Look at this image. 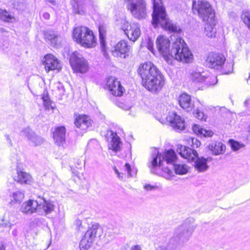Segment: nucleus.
I'll list each match as a JSON object with an SVG mask.
<instances>
[{
    "label": "nucleus",
    "mask_w": 250,
    "mask_h": 250,
    "mask_svg": "<svg viewBox=\"0 0 250 250\" xmlns=\"http://www.w3.org/2000/svg\"><path fill=\"white\" fill-rule=\"evenodd\" d=\"M157 48L165 60L171 64L174 58L182 62L189 63L193 60V55L184 40L177 38L170 49V40L166 36H159L156 42Z\"/></svg>",
    "instance_id": "obj_1"
},
{
    "label": "nucleus",
    "mask_w": 250,
    "mask_h": 250,
    "mask_svg": "<svg viewBox=\"0 0 250 250\" xmlns=\"http://www.w3.org/2000/svg\"><path fill=\"white\" fill-rule=\"evenodd\" d=\"M138 72L143 85L153 92L160 91L164 85L165 79L158 69L151 62L141 64Z\"/></svg>",
    "instance_id": "obj_2"
},
{
    "label": "nucleus",
    "mask_w": 250,
    "mask_h": 250,
    "mask_svg": "<svg viewBox=\"0 0 250 250\" xmlns=\"http://www.w3.org/2000/svg\"><path fill=\"white\" fill-rule=\"evenodd\" d=\"M153 4L152 24L153 26L156 27L160 25L163 28L170 32L179 31V28L167 17L162 0H153Z\"/></svg>",
    "instance_id": "obj_3"
},
{
    "label": "nucleus",
    "mask_w": 250,
    "mask_h": 250,
    "mask_svg": "<svg viewBox=\"0 0 250 250\" xmlns=\"http://www.w3.org/2000/svg\"><path fill=\"white\" fill-rule=\"evenodd\" d=\"M195 226L190 221H186L176 229L174 237L170 240L168 248L172 250H179L181 246L188 241L191 236ZM156 250H169L165 246H160Z\"/></svg>",
    "instance_id": "obj_4"
},
{
    "label": "nucleus",
    "mask_w": 250,
    "mask_h": 250,
    "mask_svg": "<svg viewBox=\"0 0 250 250\" xmlns=\"http://www.w3.org/2000/svg\"><path fill=\"white\" fill-rule=\"evenodd\" d=\"M225 56L221 53L211 52L208 54L207 60V65L210 68L220 71L222 74H228L233 70L232 62H226Z\"/></svg>",
    "instance_id": "obj_5"
},
{
    "label": "nucleus",
    "mask_w": 250,
    "mask_h": 250,
    "mask_svg": "<svg viewBox=\"0 0 250 250\" xmlns=\"http://www.w3.org/2000/svg\"><path fill=\"white\" fill-rule=\"evenodd\" d=\"M74 40L84 48H92L96 44L93 31L85 26H78L73 31Z\"/></svg>",
    "instance_id": "obj_6"
},
{
    "label": "nucleus",
    "mask_w": 250,
    "mask_h": 250,
    "mask_svg": "<svg viewBox=\"0 0 250 250\" xmlns=\"http://www.w3.org/2000/svg\"><path fill=\"white\" fill-rule=\"evenodd\" d=\"M193 12L196 11L199 17L204 21L215 18V12L209 3L205 0L193 1L192 3Z\"/></svg>",
    "instance_id": "obj_7"
},
{
    "label": "nucleus",
    "mask_w": 250,
    "mask_h": 250,
    "mask_svg": "<svg viewBox=\"0 0 250 250\" xmlns=\"http://www.w3.org/2000/svg\"><path fill=\"white\" fill-rule=\"evenodd\" d=\"M69 62L72 68L76 73L84 74L89 70L88 61L78 51H75L71 55Z\"/></svg>",
    "instance_id": "obj_8"
},
{
    "label": "nucleus",
    "mask_w": 250,
    "mask_h": 250,
    "mask_svg": "<svg viewBox=\"0 0 250 250\" xmlns=\"http://www.w3.org/2000/svg\"><path fill=\"white\" fill-rule=\"evenodd\" d=\"M127 9L132 15L138 19L146 18V3L144 0H125Z\"/></svg>",
    "instance_id": "obj_9"
},
{
    "label": "nucleus",
    "mask_w": 250,
    "mask_h": 250,
    "mask_svg": "<svg viewBox=\"0 0 250 250\" xmlns=\"http://www.w3.org/2000/svg\"><path fill=\"white\" fill-rule=\"evenodd\" d=\"M122 29L128 38L133 42L139 38L141 34L140 26L137 23H129L124 21L122 23Z\"/></svg>",
    "instance_id": "obj_10"
},
{
    "label": "nucleus",
    "mask_w": 250,
    "mask_h": 250,
    "mask_svg": "<svg viewBox=\"0 0 250 250\" xmlns=\"http://www.w3.org/2000/svg\"><path fill=\"white\" fill-rule=\"evenodd\" d=\"M106 87L111 94L117 97L122 96L125 91V89L120 82L113 77L107 78Z\"/></svg>",
    "instance_id": "obj_11"
},
{
    "label": "nucleus",
    "mask_w": 250,
    "mask_h": 250,
    "mask_svg": "<svg viewBox=\"0 0 250 250\" xmlns=\"http://www.w3.org/2000/svg\"><path fill=\"white\" fill-rule=\"evenodd\" d=\"M130 49V46L128 44L127 42L122 40L114 47L112 53L115 57L125 58L126 56L129 55Z\"/></svg>",
    "instance_id": "obj_12"
},
{
    "label": "nucleus",
    "mask_w": 250,
    "mask_h": 250,
    "mask_svg": "<svg viewBox=\"0 0 250 250\" xmlns=\"http://www.w3.org/2000/svg\"><path fill=\"white\" fill-rule=\"evenodd\" d=\"M167 120L176 131L183 130L185 129L184 121L175 112L169 113L167 117Z\"/></svg>",
    "instance_id": "obj_13"
},
{
    "label": "nucleus",
    "mask_w": 250,
    "mask_h": 250,
    "mask_svg": "<svg viewBox=\"0 0 250 250\" xmlns=\"http://www.w3.org/2000/svg\"><path fill=\"white\" fill-rule=\"evenodd\" d=\"M44 67L47 72L54 70L59 71L62 69L60 62L54 55L51 54H47L44 56Z\"/></svg>",
    "instance_id": "obj_14"
},
{
    "label": "nucleus",
    "mask_w": 250,
    "mask_h": 250,
    "mask_svg": "<svg viewBox=\"0 0 250 250\" xmlns=\"http://www.w3.org/2000/svg\"><path fill=\"white\" fill-rule=\"evenodd\" d=\"M177 152L184 158L189 162L193 161L198 157L196 151L182 145H178L177 147Z\"/></svg>",
    "instance_id": "obj_15"
},
{
    "label": "nucleus",
    "mask_w": 250,
    "mask_h": 250,
    "mask_svg": "<svg viewBox=\"0 0 250 250\" xmlns=\"http://www.w3.org/2000/svg\"><path fill=\"white\" fill-rule=\"evenodd\" d=\"M21 133L22 135L27 137L30 145L32 146H40L43 142V139L42 137L36 135L29 128L24 129Z\"/></svg>",
    "instance_id": "obj_16"
},
{
    "label": "nucleus",
    "mask_w": 250,
    "mask_h": 250,
    "mask_svg": "<svg viewBox=\"0 0 250 250\" xmlns=\"http://www.w3.org/2000/svg\"><path fill=\"white\" fill-rule=\"evenodd\" d=\"M55 205L53 201L43 199L42 204H40L38 215L46 216L51 213L55 209Z\"/></svg>",
    "instance_id": "obj_17"
},
{
    "label": "nucleus",
    "mask_w": 250,
    "mask_h": 250,
    "mask_svg": "<svg viewBox=\"0 0 250 250\" xmlns=\"http://www.w3.org/2000/svg\"><path fill=\"white\" fill-rule=\"evenodd\" d=\"M40 208V204L37 201L30 200L22 205L21 210L23 212L27 214L36 213L38 214V210Z\"/></svg>",
    "instance_id": "obj_18"
},
{
    "label": "nucleus",
    "mask_w": 250,
    "mask_h": 250,
    "mask_svg": "<svg viewBox=\"0 0 250 250\" xmlns=\"http://www.w3.org/2000/svg\"><path fill=\"white\" fill-rule=\"evenodd\" d=\"M180 106L187 111H191L194 108V105L190 96L183 93L179 97Z\"/></svg>",
    "instance_id": "obj_19"
},
{
    "label": "nucleus",
    "mask_w": 250,
    "mask_h": 250,
    "mask_svg": "<svg viewBox=\"0 0 250 250\" xmlns=\"http://www.w3.org/2000/svg\"><path fill=\"white\" fill-rule=\"evenodd\" d=\"M16 181L15 176H11L8 178L7 182V186L8 192H9L10 201L9 205L11 206L16 203Z\"/></svg>",
    "instance_id": "obj_20"
},
{
    "label": "nucleus",
    "mask_w": 250,
    "mask_h": 250,
    "mask_svg": "<svg viewBox=\"0 0 250 250\" xmlns=\"http://www.w3.org/2000/svg\"><path fill=\"white\" fill-rule=\"evenodd\" d=\"M206 24L205 25L204 35L208 38H212L215 37L216 29L215 25L216 21L215 18L213 19H209L205 21Z\"/></svg>",
    "instance_id": "obj_21"
},
{
    "label": "nucleus",
    "mask_w": 250,
    "mask_h": 250,
    "mask_svg": "<svg viewBox=\"0 0 250 250\" xmlns=\"http://www.w3.org/2000/svg\"><path fill=\"white\" fill-rule=\"evenodd\" d=\"M65 128L64 126H60L56 128L53 134L55 143L58 146H63L65 141Z\"/></svg>",
    "instance_id": "obj_22"
},
{
    "label": "nucleus",
    "mask_w": 250,
    "mask_h": 250,
    "mask_svg": "<svg viewBox=\"0 0 250 250\" xmlns=\"http://www.w3.org/2000/svg\"><path fill=\"white\" fill-rule=\"evenodd\" d=\"M92 121L86 115H80L76 118L75 124L76 126L82 130H85L91 125Z\"/></svg>",
    "instance_id": "obj_23"
},
{
    "label": "nucleus",
    "mask_w": 250,
    "mask_h": 250,
    "mask_svg": "<svg viewBox=\"0 0 250 250\" xmlns=\"http://www.w3.org/2000/svg\"><path fill=\"white\" fill-rule=\"evenodd\" d=\"M208 148L211 151L212 154L218 155L224 153L226 146L221 142L215 141L210 143L208 145Z\"/></svg>",
    "instance_id": "obj_24"
},
{
    "label": "nucleus",
    "mask_w": 250,
    "mask_h": 250,
    "mask_svg": "<svg viewBox=\"0 0 250 250\" xmlns=\"http://www.w3.org/2000/svg\"><path fill=\"white\" fill-rule=\"evenodd\" d=\"M111 140L108 145V148L111 149L115 152L120 150L122 145V142L120 141V138L117 136L116 133L113 132H110Z\"/></svg>",
    "instance_id": "obj_25"
},
{
    "label": "nucleus",
    "mask_w": 250,
    "mask_h": 250,
    "mask_svg": "<svg viewBox=\"0 0 250 250\" xmlns=\"http://www.w3.org/2000/svg\"><path fill=\"white\" fill-rule=\"evenodd\" d=\"M103 230L101 226L98 223H94L89 227L88 229L85 232L86 236L93 238L95 240V238L97 236H100Z\"/></svg>",
    "instance_id": "obj_26"
},
{
    "label": "nucleus",
    "mask_w": 250,
    "mask_h": 250,
    "mask_svg": "<svg viewBox=\"0 0 250 250\" xmlns=\"http://www.w3.org/2000/svg\"><path fill=\"white\" fill-rule=\"evenodd\" d=\"M196 159L194 167L199 172L206 171L208 168V166L207 165V161H210L211 160V158H210L205 159L203 157H197Z\"/></svg>",
    "instance_id": "obj_27"
},
{
    "label": "nucleus",
    "mask_w": 250,
    "mask_h": 250,
    "mask_svg": "<svg viewBox=\"0 0 250 250\" xmlns=\"http://www.w3.org/2000/svg\"><path fill=\"white\" fill-rule=\"evenodd\" d=\"M46 39L50 41L51 43L56 46H59L63 41V38L57 35L54 31H47L45 34Z\"/></svg>",
    "instance_id": "obj_28"
},
{
    "label": "nucleus",
    "mask_w": 250,
    "mask_h": 250,
    "mask_svg": "<svg viewBox=\"0 0 250 250\" xmlns=\"http://www.w3.org/2000/svg\"><path fill=\"white\" fill-rule=\"evenodd\" d=\"M163 163L161 154L159 153L157 149H154L153 152L152 160L150 165L151 170L152 171L153 168L162 166Z\"/></svg>",
    "instance_id": "obj_29"
},
{
    "label": "nucleus",
    "mask_w": 250,
    "mask_h": 250,
    "mask_svg": "<svg viewBox=\"0 0 250 250\" xmlns=\"http://www.w3.org/2000/svg\"><path fill=\"white\" fill-rule=\"evenodd\" d=\"M161 157L163 161H166L167 164H172L175 162L177 159L176 155L173 150H169L164 152L161 154Z\"/></svg>",
    "instance_id": "obj_30"
},
{
    "label": "nucleus",
    "mask_w": 250,
    "mask_h": 250,
    "mask_svg": "<svg viewBox=\"0 0 250 250\" xmlns=\"http://www.w3.org/2000/svg\"><path fill=\"white\" fill-rule=\"evenodd\" d=\"M94 240L92 238L86 236L85 233L79 244V247L81 250H88L90 248L93 244Z\"/></svg>",
    "instance_id": "obj_31"
},
{
    "label": "nucleus",
    "mask_w": 250,
    "mask_h": 250,
    "mask_svg": "<svg viewBox=\"0 0 250 250\" xmlns=\"http://www.w3.org/2000/svg\"><path fill=\"white\" fill-rule=\"evenodd\" d=\"M17 182L21 184H30L32 182V178L28 173L20 171L18 172Z\"/></svg>",
    "instance_id": "obj_32"
},
{
    "label": "nucleus",
    "mask_w": 250,
    "mask_h": 250,
    "mask_svg": "<svg viewBox=\"0 0 250 250\" xmlns=\"http://www.w3.org/2000/svg\"><path fill=\"white\" fill-rule=\"evenodd\" d=\"M193 132L198 135H202L205 137H211L213 133L210 130H207L197 125H194L192 126Z\"/></svg>",
    "instance_id": "obj_33"
},
{
    "label": "nucleus",
    "mask_w": 250,
    "mask_h": 250,
    "mask_svg": "<svg viewBox=\"0 0 250 250\" xmlns=\"http://www.w3.org/2000/svg\"><path fill=\"white\" fill-rule=\"evenodd\" d=\"M0 52L6 54L7 57H11L14 54V48L8 42H4L0 44Z\"/></svg>",
    "instance_id": "obj_34"
},
{
    "label": "nucleus",
    "mask_w": 250,
    "mask_h": 250,
    "mask_svg": "<svg viewBox=\"0 0 250 250\" xmlns=\"http://www.w3.org/2000/svg\"><path fill=\"white\" fill-rule=\"evenodd\" d=\"M99 38H100V42L101 44V47L102 51L103 52L104 55L106 57L107 53H106V48L105 46V31L103 27H99Z\"/></svg>",
    "instance_id": "obj_35"
},
{
    "label": "nucleus",
    "mask_w": 250,
    "mask_h": 250,
    "mask_svg": "<svg viewBox=\"0 0 250 250\" xmlns=\"http://www.w3.org/2000/svg\"><path fill=\"white\" fill-rule=\"evenodd\" d=\"M15 20L14 17L11 16L8 11L5 9L0 8V20L4 22H12Z\"/></svg>",
    "instance_id": "obj_36"
},
{
    "label": "nucleus",
    "mask_w": 250,
    "mask_h": 250,
    "mask_svg": "<svg viewBox=\"0 0 250 250\" xmlns=\"http://www.w3.org/2000/svg\"><path fill=\"white\" fill-rule=\"evenodd\" d=\"M205 76L199 72L194 71L191 74L190 79L196 83H203Z\"/></svg>",
    "instance_id": "obj_37"
},
{
    "label": "nucleus",
    "mask_w": 250,
    "mask_h": 250,
    "mask_svg": "<svg viewBox=\"0 0 250 250\" xmlns=\"http://www.w3.org/2000/svg\"><path fill=\"white\" fill-rule=\"evenodd\" d=\"M174 169L176 174L183 175L187 173L188 168L186 165H173Z\"/></svg>",
    "instance_id": "obj_38"
},
{
    "label": "nucleus",
    "mask_w": 250,
    "mask_h": 250,
    "mask_svg": "<svg viewBox=\"0 0 250 250\" xmlns=\"http://www.w3.org/2000/svg\"><path fill=\"white\" fill-rule=\"evenodd\" d=\"M217 82V77L214 75L205 76L203 83L207 86L213 85Z\"/></svg>",
    "instance_id": "obj_39"
},
{
    "label": "nucleus",
    "mask_w": 250,
    "mask_h": 250,
    "mask_svg": "<svg viewBox=\"0 0 250 250\" xmlns=\"http://www.w3.org/2000/svg\"><path fill=\"white\" fill-rule=\"evenodd\" d=\"M74 225L76 229L82 231L87 226L86 220H76Z\"/></svg>",
    "instance_id": "obj_40"
},
{
    "label": "nucleus",
    "mask_w": 250,
    "mask_h": 250,
    "mask_svg": "<svg viewBox=\"0 0 250 250\" xmlns=\"http://www.w3.org/2000/svg\"><path fill=\"white\" fill-rule=\"evenodd\" d=\"M229 143L231 148L234 151H237L244 147V145L241 144L237 141L230 140H229Z\"/></svg>",
    "instance_id": "obj_41"
},
{
    "label": "nucleus",
    "mask_w": 250,
    "mask_h": 250,
    "mask_svg": "<svg viewBox=\"0 0 250 250\" xmlns=\"http://www.w3.org/2000/svg\"><path fill=\"white\" fill-rule=\"evenodd\" d=\"M241 19L250 29V12L248 11L244 12L241 16Z\"/></svg>",
    "instance_id": "obj_42"
},
{
    "label": "nucleus",
    "mask_w": 250,
    "mask_h": 250,
    "mask_svg": "<svg viewBox=\"0 0 250 250\" xmlns=\"http://www.w3.org/2000/svg\"><path fill=\"white\" fill-rule=\"evenodd\" d=\"M144 189L146 191H152L160 189L161 188L160 184H155L154 185L146 184L144 186Z\"/></svg>",
    "instance_id": "obj_43"
},
{
    "label": "nucleus",
    "mask_w": 250,
    "mask_h": 250,
    "mask_svg": "<svg viewBox=\"0 0 250 250\" xmlns=\"http://www.w3.org/2000/svg\"><path fill=\"white\" fill-rule=\"evenodd\" d=\"M193 114L195 118L200 120L205 121L207 119V116L204 114V113L199 111L198 109H197L195 112H193Z\"/></svg>",
    "instance_id": "obj_44"
},
{
    "label": "nucleus",
    "mask_w": 250,
    "mask_h": 250,
    "mask_svg": "<svg viewBox=\"0 0 250 250\" xmlns=\"http://www.w3.org/2000/svg\"><path fill=\"white\" fill-rule=\"evenodd\" d=\"M163 172V176L167 179H169L173 176V172L169 168H164Z\"/></svg>",
    "instance_id": "obj_45"
},
{
    "label": "nucleus",
    "mask_w": 250,
    "mask_h": 250,
    "mask_svg": "<svg viewBox=\"0 0 250 250\" xmlns=\"http://www.w3.org/2000/svg\"><path fill=\"white\" fill-rule=\"evenodd\" d=\"M190 141L191 142V146L193 148H198L201 145V143L196 138H191Z\"/></svg>",
    "instance_id": "obj_46"
},
{
    "label": "nucleus",
    "mask_w": 250,
    "mask_h": 250,
    "mask_svg": "<svg viewBox=\"0 0 250 250\" xmlns=\"http://www.w3.org/2000/svg\"><path fill=\"white\" fill-rule=\"evenodd\" d=\"M47 97H43L42 99L44 102V106L48 109L52 108L53 109V107L51 105V103L50 101L47 100Z\"/></svg>",
    "instance_id": "obj_47"
},
{
    "label": "nucleus",
    "mask_w": 250,
    "mask_h": 250,
    "mask_svg": "<svg viewBox=\"0 0 250 250\" xmlns=\"http://www.w3.org/2000/svg\"><path fill=\"white\" fill-rule=\"evenodd\" d=\"M119 106L125 110H129L131 107V105L130 104H126L124 103H120Z\"/></svg>",
    "instance_id": "obj_48"
},
{
    "label": "nucleus",
    "mask_w": 250,
    "mask_h": 250,
    "mask_svg": "<svg viewBox=\"0 0 250 250\" xmlns=\"http://www.w3.org/2000/svg\"><path fill=\"white\" fill-rule=\"evenodd\" d=\"M147 47L151 52H153V43L150 40H148L147 42Z\"/></svg>",
    "instance_id": "obj_49"
},
{
    "label": "nucleus",
    "mask_w": 250,
    "mask_h": 250,
    "mask_svg": "<svg viewBox=\"0 0 250 250\" xmlns=\"http://www.w3.org/2000/svg\"><path fill=\"white\" fill-rule=\"evenodd\" d=\"M17 197L18 198V200H22L24 197V193L23 191H19L17 192Z\"/></svg>",
    "instance_id": "obj_50"
},
{
    "label": "nucleus",
    "mask_w": 250,
    "mask_h": 250,
    "mask_svg": "<svg viewBox=\"0 0 250 250\" xmlns=\"http://www.w3.org/2000/svg\"><path fill=\"white\" fill-rule=\"evenodd\" d=\"M125 169L127 171V174L128 176H132V174L131 173V167L130 166L127 164L126 163L125 165Z\"/></svg>",
    "instance_id": "obj_51"
},
{
    "label": "nucleus",
    "mask_w": 250,
    "mask_h": 250,
    "mask_svg": "<svg viewBox=\"0 0 250 250\" xmlns=\"http://www.w3.org/2000/svg\"><path fill=\"white\" fill-rule=\"evenodd\" d=\"M6 137V141L7 142V143L9 144V145L11 146H12V143L11 139L9 137V136L8 135H5Z\"/></svg>",
    "instance_id": "obj_52"
},
{
    "label": "nucleus",
    "mask_w": 250,
    "mask_h": 250,
    "mask_svg": "<svg viewBox=\"0 0 250 250\" xmlns=\"http://www.w3.org/2000/svg\"><path fill=\"white\" fill-rule=\"evenodd\" d=\"M130 250H142V249L140 246L135 245L132 247Z\"/></svg>",
    "instance_id": "obj_53"
},
{
    "label": "nucleus",
    "mask_w": 250,
    "mask_h": 250,
    "mask_svg": "<svg viewBox=\"0 0 250 250\" xmlns=\"http://www.w3.org/2000/svg\"><path fill=\"white\" fill-rule=\"evenodd\" d=\"M117 176L121 180H123L125 177V175L124 173L121 172H119Z\"/></svg>",
    "instance_id": "obj_54"
},
{
    "label": "nucleus",
    "mask_w": 250,
    "mask_h": 250,
    "mask_svg": "<svg viewBox=\"0 0 250 250\" xmlns=\"http://www.w3.org/2000/svg\"><path fill=\"white\" fill-rule=\"evenodd\" d=\"M42 16L46 20H48L50 18L49 14L48 13H47V12L44 13L43 14V15H42Z\"/></svg>",
    "instance_id": "obj_55"
},
{
    "label": "nucleus",
    "mask_w": 250,
    "mask_h": 250,
    "mask_svg": "<svg viewBox=\"0 0 250 250\" xmlns=\"http://www.w3.org/2000/svg\"><path fill=\"white\" fill-rule=\"evenodd\" d=\"M37 222H35L34 221L32 222L31 223H30V226L32 227V228H34L35 227L36 225H37Z\"/></svg>",
    "instance_id": "obj_56"
},
{
    "label": "nucleus",
    "mask_w": 250,
    "mask_h": 250,
    "mask_svg": "<svg viewBox=\"0 0 250 250\" xmlns=\"http://www.w3.org/2000/svg\"><path fill=\"white\" fill-rule=\"evenodd\" d=\"M48 2L51 3L53 5L56 4V1L55 0H46Z\"/></svg>",
    "instance_id": "obj_57"
},
{
    "label": "nucleus",
    "mask_w": 250,
    "mask_h": 250,
    "mask_svg": "<svg viewBox=\"0 0 250 250\" xmlns=\"http://www.w3.org/2000/svg\"><path fill=\"white\" fill-rule=\"evenodd\" d=\"M6 31L2 27H0V33H5Z\"/></svg>",
    "instance_id": "obj_58"
},
{
    "label": "nucleus",
    "mask_w": 250,
    "mask_h": 250,
    "mask_svg": "<svg viewBox=\"0 0 250 250\" xmlns=\"http://www.w3.org/2000/svg\"><path fill=\"white\" fill-rule=\"evenodd\" d=\"M0 250H5L4 247L2 244H0Z\"/></svg>",
    "instance_id": "obj_59"
},
{
    "label": "nucleus",
    "mask_w": 250,
    "mask_h": 250,
    "mask_svg": "<svg viewBox=\"0 0 250 250\" xmlns=\"http://www.w3.org/2000/svg\"><path fill=\"white\" fill-rule=\"evenodd\" d=\"M114 170L117 175H118L119 174V172L118 170L116 168V167H114Z\"/></svg>",
    "instance_id": "obj_60"
},
{
    "label": "nucleus",
    "mask_w": 250,
    "mask_h": 250,
    "mask_svg": "<svg viewBox=\"0 0 250 250\" xmlns=\"http://www.w3.org/2000/svg\"><path fill=\"white\" fill-rule=\"evenodd\" d=\"M77 13L79 14H83L84 13V12L83 11H80L79 10H78Z\"/></svg>",
    "instance_id": "obj_61"
},
{
    "label": "nucleus",
    "mask_w": 250,
    "mask_h": 250,
    "mask_svg": "<svg viewBox=\"0 0 250 250\" xmlns=\"http://www.w3.org/2000/svg\"><path fill=\"white\" fill-rule=\"evenodd\" d=\"M248 131L249 133H250V125L248 126Z\"/></svg>",
    "instance_id": "obj_62"
},
{
    "label": "nucleus",
    "mask_w": 250,
    "mask_h": 250,
    "mask_svg": "<svg viewBox=\"0 0 250 250\" xmlns=\"http://www.w3.org/2000/svg\"><path fill=\"white\" fill-rule=\"evenodd\" d=\"M248 81H250V74L249 76V80Z\"/></svg>",
    "instance_id": "obj_63"
},
{
    "label": "nucleus",
    "mask_w": 250,
    "mask_h": 250,
    "mask_svg": "<svg viewBox=\"0 0 250 250\" xmlns=\"http://www.w3.org/2000/svg\"><path fill=\"white\" fill-rule=\"evenodd\" d=\"M76 2H79V0H76Z\"/></svg>",
    "instance_id": "obj_64"
}]
</instances>
